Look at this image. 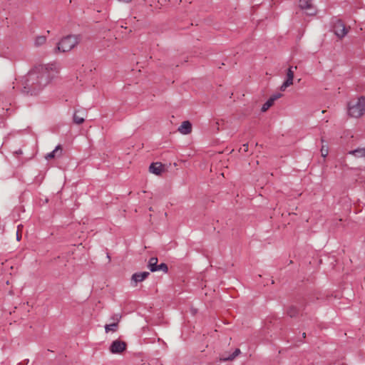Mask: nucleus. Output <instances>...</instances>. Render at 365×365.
<instances>
[{
    "instance_id": "nucleus-2",
    "label": "nucleus",
    "mask_w": 365,
    "mask_h": 365,
    "mask_svg": "<svg viewBox=\"0 0 365 365\" xmlns=\"http://www.w3.org/2000/svg\"><path fill=\"white\" fill-rule=\"evenodd\" d=\"M80 35H68L61 39L56 49L61 52H68L75 48L81 41Z\"/></svg>"
},
{
    "instance_id": "nucleus-22",
    "label": "nucleus",
    "mask_w": 365,
    "mask_h": 365,
    "mask_svg": "<svg viewBox=\"0 0 365 365\" xmlns=\"http://www.w3.org/2000/svg\"><path fill=\"white\" fill-rule=\"evenodd\" d=\"M287 78L294 79V71H293V70H292V67H289V68L287 69Z\"/></svg>"
},
{
    "instance_id": "nucleus-17",
    "label": "nucleus",
    "mask_w": 365,
    "mask_h": 365,
    "mask_svg": "<svg viewBox=\"0 0 365 365\" xmlns=\"http://www.w3.org/2000/svg\"><path fill=\"white\" fill-rule=\"evenodd\" d=\"M293 84V79L287 78L286 81L282 83L280 87L282 91H284L286 88Z\"/></svg>"
},
{
    "instance_id": "nucleus-23",
    "label": "nucleus",
    "mask_w": 365,
    "mask_h": 365,
    "mask_svg": "<svg viewBox=\"0 0 365 365\" xmlns=\"http://www.w3.org/2000/svg\"><path fill=\"white\" fill-rule=\"evenodd\" d=\"M282 94L280 93H277L274 95H272L269 98L270 100H272V102H274L276 100L282 97Z\"/></svg>"
},
{
    "instance_id": "nucleus-25",
    "label": "nucleus",
    "mask_w": 365,
    "mask_h": 365,
    "mask_svg": "<svg viewBox=\"0 0 365 365\" xmlns=\"http://www.w3.org/2000/svg\"><path fill=\"white\" fill-rule=\"evenodd\" d=\"M247 150H248V144L247 143L242 145V147L240 148V151H243V152H247Z\"/></svg>"
},
{
    "instance_id": "nucleus-5",
    "label": "nucleus",
    "mask_w": 365,
    "mask_h": 365,
    "mask_svg": "<svg viewBox=\"0 0 365 365\" xmlns=\"http://www.w3.org/2000/svg\"><path fill=\"white\" fill-rule=\"evenodd\" d=\"M127 344L125 341L120 339L114 340L109 348L112 354H121L126 349Z\"/></svg>"
},
{
    "instance_id": "nucleus-26",
    "label": "nucleus",
    "mask_w": 365,
    "mask_h": 365,
    "mask_svg": "<svg viewBox=\"0 0 365 365\" xmlns=\"http://www.w3.org/2000/svg\"><path fill=\"white\" fill-rule=\"evenodd\" d=\"M21 237V232H19V230H17V231H16V240L18 241H19Z\"/></svg>"
},
{
    "instance_id": "nucleus-20",
    "label": "nucleus",
    "mask_w": 365,
    "mask_h": 365,
    "mask_svg": "<svg viewBox=\"0 0 365 365\" xmlns=\"http://www.w3.org/2000/svg\"><path fill=\"white\" fill-rule=\"evenodd\" d=\"M157 271H163L164 273H167L168 271V265L165 263H161L160 264H158L156 268Z\"/></svg>"
},
{
    "instance_id": "nucleus-7",
    "label": "nucleus",
    "mask_w": 365,
    "mask_h": 365,
    "mask_svg": "<svg viewBox=\"0 0 365 365\" xmlns=\"http://www.w3.org/2000/svg\"><path fill=\"white\" fill-rule=\"evenodd\" d=\"M150 273L148 272H137L132 275L131 282L134 283L133 286L135 287L138 282H143L145 279Z\"/></svg>"
},
{
    "instance_id": "nucleus-27",
    "label": "nucleus",
    "mask_w": 365,
    "mask_h": 365,
    "mask_svg": "<svg viewBox=\"0 0 365 365\" xmlns=\"http://www.w3.org/2000/svg\"><path fill=\"white\" fill-rule=\"evenodd\" d=\"M22 227H23L22 225H19V226H18V229H17V230H19V232H21V229H22Z\"/></svg>"
},
{
    "instance_id": "nucleus-1",
    "label": "nucleus",
    "mask_w": 365,
    "mask_h": 365,
    "mask_svg": "<svg viewBox=\"0 0 365 365\" xmlns=\"http://www.w3.org/2000/svg\"><path fill=\"white\" fill-rule=\"evenodd\" d=\"M56 63L35 66L22 78L21 93L26 96H37L58 73Z\"/></svg>"
},
{
    "instance_id": "nucleus-11",
    "label": "nucleus",
    "mask_w": 365,
    "mask_h": 365,
    "mask_svg": "<svg viewBox=\"0 0 365 365\" xmlns=\"http://www.w3.org/2000/svg\"><path fill=\"white\" fill-rule=\"evenodd\" d=\"M241 353V351L240 349H236L235 351L229 355V356H222L220 358V361H232L234 360L237 356H239Z\"/></svg>"
},
{
    "instance_id": "nucleus-10",
    "label": "nucleus",
    "mask_w": 365,
    "mask_h": 365,
    "mask_svg": "<svg viewBox=\"0 0 365 365\" xmlns=\"http://www.w3.org/2000/svg\"><path fill=\"white\" fill-rule=\"evenodd\" d=\"M61 151H62V149H61V145H58L56 147V148L52 152L48 153L45 158L46 160H49L52 158H54L56 156H61Z\"/></svg>"
},
{
    "instance_id": "nucleus-29",
    "label": "nucleus",
    "mask_w": 365,
    "mask_h": 365,
    "mask_svg": "<svg viewBox=\"0 0 365 365\" xmlns=\"http://www.w3.org/2000/svg\"><path fill=\"white\" fill-rule=\"evenodd\" d=\"M291 67H292V70H293V71H294V69H297V66H294V67L291 66Z\"/></svg>"
},
{
    "instance_id": "nucleus-15",
    "label": "nucleus",
    "mask_w": 365,
    "mask_h": 365,
    "mask_svg": "<svg viewBox=\"0 0 365 365\" xmlns=\"http://www.w3.org/2000/svg\"><path fill=\"white\" fill-rule=\"evenodd\" d=\"M118 329V324L117 322H113L110 324L105 325V331L106 333H108L109 331L115 332Z\"/></svg>"
},
{
    "instance_id": "nucleus-12",
    "label": "nucleus",
    "mask_w": 365,
    "mask_h": 365,
    "mask_svg": "<svg viewBox=\"0 0 365 365\" xmlns=\"http://www.w3.org/2000/svg\"><path fill=\"white\" fill-rule=\"evenodd\" d=\"M158 259L157 257H151L149 259L148 267L151 272H156V268L158 267Z\"/></svg>"
},
{
    "instance_id": "nucleus-9",
    "label": "nucleus",
    "mask_w": 365,
    "mask_h": 365,
    "mask_svg": "<svg viewBox=\"0 0 365 365\" xmlns=\"http://www.w3.org/2000/svg\"><path fill=\"white\" fill-rule=\"evenodd\" d=\"M178 131L183 135L190 134L192 132V124L188 120L183 121L178 128Z\"/></svg>"
},
{
    "instance_id": "nucleus-3",
    "label": "nucleus",
    "mask_w": 365,
    "mask_h": 365,
    "mask_svg": "<svg viewBox=\"0 0 365 365\" xmlns=\"http://www.w3.org/2000/svg\"><path fill=\"white\" fill-rule=\"evenodd\" d=\"M349 115L352 118H359L365 113V97L361 96L348 103Z\"/></svg>"
},
{
    "instance_id": "nucleus-30",
    "label": "nucleus",
    "mask_w": 365,
    "mask_h": 365,
    "mask_svg": "<svg viewBox=\"0 0 365 365\" xmlns=\"http://www.w3.org/2000/svg\"><path fill=\"white\" fill-rule=\"evenodd\" d=\"M302 336L304 338L306 337V333H303Z\"/></svg>"
},
{
    "instance_id": "nucleus-28",
    "label": "nucleus",
    "mask_w": 365,
    "mask_h": 365,
    "mask_svg": "<svg viewBox=\"0 0 365 365\" xmlns=\"http://www.w3.org/2000/svg\"><path fill=\"white\" fill-rule=\"evenodd\" d=\"M16 153L18 154H21L22 153V151L21 150H19L18 151H16Z\"/></svg>"
},
{
    "instance_id": "nucleus-18",
    "label": "nucleus",
    "mask_w": 365,
    "mask_h": 365,
    "mask_svg": "<svg viewBox=\"0 0 365 365\" xmlns=\"http://www.w3.org/2000/svg\"><path fill=\"white\" fill-rule=\"evenodd\" d=\"M46 41V38L45 36H38L36 38L34 43L36 46H39L44 44Z\"/></svg>"
},
{
    "instance_id": "nucleus-19",
    "label": "nucleus",
    "mask_w": 365,
    "mask_h": 365,
    "mask_svg": "<svg viewBox=\"0 0 365 365\" xmlns=\"http://www.w3.org/2000/svg\"><path fill=\"white\" fill-rule=\"evenodd\" d=\"M274 102H272V100H270V98H269L262 106V108H261V110L262 112H265L267 111L272 105H273Z\"/></svg>"
},
{
    "instance_id": "nucleus-6",
    "label": "nucleus",
    "mask_w": 365,
    "mask_h": 365,
    "mask_svg": "<svg viewBox=\"0 0 365 365\" xmlns=\"http://www.w3.org/2000/svg\"><path fill=\"white\" fill-rule=\"evenodd\" d=\"M313 0H299V6L304 10L307 15L312 16L316 14V9L313 4Z\"/></svg>"
},
{
    "instance_id": "nucleus-8",
    "label": "nucleus",
    "mask_w": 365,
    "mask_h": 365,
    "mask_svg": "<svg viewBox=\"0 0 365 365\" xmlns=\"http://www.w3.org/2000/svg\"><path fill=\"white\" fill-rule=\"evenodd\" d=\"M149 171L151 173L160 175L164 171V165L159 162L153 163L149 167Z\"/></svg>"
},
{
    "instance_id": "nucleus-14",
    "label": "nucleus",
    "mask_w": 365,
    "mask_h": 365,
    "mask_svg": "<svg viewBox=\"0 0 365 365\" xmlns=\"http://www.w3.org/2000/svg\"><path fill=\"white\" fill-rule=\"evenodd\" d=\"M349 154L353 155L356 158H363L365 155V148H357L349 152Z\"/></svg>"
},
{
    "instance_id": "nucleus-13",
    "label": "nucleus",
    "mask_w": 365,
    "mask_h": 365,
    "mask_svg": "<svg viewBox=\"0 0 365 365\" xmlns=\"http://www.w3.org/2000/svg\"><path fill=\"white\" fill-rule=\"evenodd\" d=\"M85 113H83L81 115H78V111H76L73 114V119L76 124H82L85 120Z\"/></svg>"
},
{
    "instance_id": "nucleus-4",
    "label": "nucleus",
    "mask_w": 365,
    "mask_h": 365,
    "mask_svg": "<svg viewBox=\"0 0 365 365\" xmlns=\"http://www.w3.org/2000/svg\"><path fill=\"white\" fill-rule=\"evenodd\" d=\"M333 31L334 33L340 38L344 37L348 32V29L340 19L336 20L334 23Z\"/></svg>"
},
{
    "instance_id": "nucleus-24",
    "label": "nucleus",
    "mask_w": 365,
    "mask_h": 365,
    "mask_svg": "<svg viewBox=\"0 0 365 365\" xmlns=\"http://www.w3.org/2000/svg\"><path fill=\"white\" fill-rule=\"evenodd\" d=\"M322 156L325 158L328 155V148H325L324 146H322L321 149Z\"/></svg>"
},
{
    "instance_id": "nucleus-21",
    "label": "nucleus",
    "mask_w": 365,
    "mask_h": 365,
    "mask_svg": "<svg viewBox=\"0 0 365 365\" xmlns=\"http://www.w3.org/2000/svg\"><path fill=\"white\" fill-rule=\"evenodd\" d=\"M121 319V314H115L111 317V320L113 321V322H117V324H118L119 322Z\"/></svg>"
},
{
    "instance_id": "nucleus-16",
    "label": "nucleus",
    "mask_w": 365,
    "mask_h": 365,
    "mask_svg": "<svg viewBox=\"0 0 365 365\" xmlns=\"http://www.w3.org/2000/svg\"><path fill=\"white\" fill-rule=\"evenodd\" d=\"M287 313L290 317H294L298 314V309L292 305L288 307Z\"/></svg>"
}]
</instances>
